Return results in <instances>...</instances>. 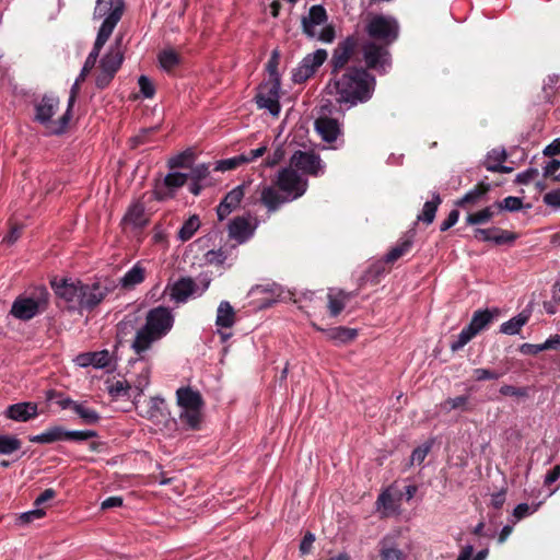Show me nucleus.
Segmentation results:
<instances>
[{
    "mask_svg": "<svg viewBox=\"0 0 560 560\" xmlns=\"http://www.w3.org/2000/svg\"><path fill=\"white\" fill-rule=\"evenodd\" d=\"M329 86L336 91V101L354 106L372 97L375 79L363 66L352 65L341 72L330 73Z\"/></svg>",
    "mask_w": 560,
    "mask_h": 560,
    "instance_id": "obj_1",
    "label": "nucleus"
},
{
    "mask_svg": "<svg viewBox=\"0 0 560 560\" xmlns=\"http://www.w3.org/2000/svg\"><path fill=\"white\" fill-rule=\"evenodd\" d=\"M272 184L265 186L260 194V202L269 213L278 211L287 202L299 199L308 188V180L290 166L281 168Z\"/></svg>",
    "mask_w": 560,
    "mask_h": 560,
    "instance_id": "obj_2",
    "label": "nucleus"
},
{
    "mask_svg": "<svg viewBox=\"0 0 560 560\" xmlns=\"http://www.w3.org/2000/svg\"><path fill=\"white\" fill-rule=\"evenodd\" d=\"M125 11L124 0H96L93 12V20L102 21L94 43L83 66V74L95 66L100 50L108 40L117 23L120 21Z\"/></svg>",
    "mask_w": 560,
    "mask_h": 560,
    "instance_id": "obj_3",
    "label": "nucleus"
},
{
    "mask_svg": "<svg viewBox=\"0 0 560 560\" xmlns=\"http://www.w3.org/2000/svg\"><path fill=\"white\" fill-rule=\"evenodd\" d=\"M327 10L322 4L312 5L307 15L301 19L302 33L307 38L330 44L336 38V28L334 24H328Z\"/></svg>",
    "mask_w": 560,
    "mask_h": 560,
    "instance_id": "obj_4",
    "label": "nucleus"
},
{
    "mask_svg": "<svg viewBox=\"0 0 560 560\" xmlns=\"http://www.w3.org/2000/svg\"><path fill=\"white\" fill-rule=\"evenodd\" d=\"M145 324L142 326V353L151 348L172 329L174 317L170 308L158 306L148 312Z\"/></svg>",
    "mask_w": 560,
    "mask_h": 560,
    "instance_id": "obj_5",
    "label": "nucleus"
},
{
    "mask_svg": "<svg viewBox=\"0 0 560 560\" xmlns=\"http://www.w3.org/2000/svg\"><path fill=\"white\" fill-rule=\"evenodd\" d=\"M361 36L358 32L340 40L329 60L330 73L341 72L352 65H361Z\"/></svg>",
    "mask_w": 560,
    "mask_h": 560,
    "instance_id": "obj_6",
    "label": "nucleus"
},
{
    "mask_svg": "<svg viewBox=\"0 0 560 560\" xmlns=\"http://www.w3.org/2000/svg\"><path fill=\"white\" fill-rule=\"evenodd\" d=\"M177 405L182 408L180 422L191 430H199L201 423V410L205 405L199 390L190 386L179 387L176 390Z\"/></svg>",
    "mask_w": 560,
    "mask_h": 560,
    "instance_id": "obj_7",
    "label": "nucleus"
},
{
    "mask_svg": "<svg viewBox=\"0 0 560 560\" xmlns=\"http://www.w3.org/2000/svg\"><path fill=\"white\" fill-rule=\"evenodd\" d=\"M59 100L45 96L36 107V119L45 126L49 133L58 135L65 131L69 121V108L66 113L54 118L58 112Z\"/></svg>",
    "mask_w": 560,
    "mask_h": 560,
    "instance_id": "obj_8",
    "label": "nucleus"
},
{
    "mask_svg": "<svg viewBox=\"0 0 560 560\" xmlns=\"http://www.w3.org/2000/svg\"><path fill=\"white\" fill-rule=\"evenodd\" d=\"M365 32L371 40L388 46L398 38L399 25L392 16L375 14L366 23Z\"/></svg>",
    "mask_w": 560,
    "mask_h": 560,
    "instance_id": "obj_9",
    "label": "nucleus"
},
{
    "mask_svg": "<svg viewBox=\"0 0 560 560\" xmlns=\"http://www.w3.org/2000/svg\"><path fill=\"white\" fill-rule=\"evenodd\" d=\"M117 347H129L140 354V315L135 312L127 315L117 328Z\"/></svg>",
    "mask_w": 560,
    "mask_h": 560,
    "instance_id": "obj_10",
    "label": "nucleus"
},
{
    "mask_svg": "<svg viewBox=\"0 0 560 560\" xmlns=\"http://www.w3.org/2000/svg\"><path fill=\"white\" fill-rule=\"evenodd\" d=\"M120 44L121 37L116 38L115 44L110 47L109 51L102 58L96 77V84L98 88H105L120 67L122 61Z\"/></svg>",
    "mask_w": 560,
    "mask_h": 560,
    "instance_id": "obj_11",
    "label": "nucleus"
},
{
    "mask_svg": "<svg viewBox=\"0 0 560 560\" xmlns=\"http://www.w3.org/2000/svg\"><path fill=\"white\" fill-rule=\"evenodd\" d=\"M290 167L299 171L305 175L318 177L325 172V164L322 161L319 154L310 151H295L290 158Z\"/></svg>",
    "mask_w": 560,
    "mask_h": 560,
    "instance_id": "obj_12",
    "label": "nucleus"
},
{
    "mask_svg": "<svg viewBox=\"0 0 560 560\" xmlns=\"http://www.w3.org/2000/svg\"><path fill=\"white\" fill-rule=\"evenodd\" d=\"M280 79L268 80L258 86V92L255 96L256 104L259 108H266L272 116H278L280 106Z\"/></svg>",
    "mask_w": 560,
    "mask_h": 560,
    "instance_id": "obj_13",
    "label": "nucleus"
},
{
    "mask_svg": "<svg viewBox=\"0 0 560 560\" xmlns=\"http://www.w3.org/2000/svg\"><path fill=\"white\" fill-rule=\"evenodd\" d=\"M114 288V282L108 279L98 280L93 283H82L80 307L93 308L100 304Z\"/></svg>",
    "mask_w": 560,
    "mask_h": 560,
    "instance_id": "obj_14",
    "label": "nucleus"
},
{
    "mask_svg": "<svg viewBox=\"0 0 560 560\" xmlns=\"http://www.w3.org/2000/svg\"><path fill=\"white\" fill-rule=\"evenodd\" d=\"M361 54L365 61V69L378 70L388 63L389 51L387 46L373 40H363L361 38Z\"/></svg>",
    "mask_w": 560,
    "mask_h": 560,
    "instance_id": "obj_15",
    "label": "nucleus"
},
{
    "mask_svg": "<svg viewBox=\"0 0 560 560\" xmlns=\"http://www.w3.org/2000/svg\"><path fill=\"white\" fill-rule=\"evenodd\" d=\"M81 284V281L68 279L52 282L56 294L67 302L71 308L80 307Z\"/></svg>",
    "mask_w": 560,
    "mask_h": 560,
    "instance_id": "obj_16",
    "label": "nucleus"
},
{
    "mask_svg": "<svg viewBox=\"0 0 560 560\" xmlns=\"http://www.w3.org/2000/svg\"><path fill=\"white\" fill-rule=\"evenodd\" d=\"M168 411L165 405L164 399L160 397H152L149 401L148 410H147V420L152 423V427H149L151 432H156L162 430V428L168 421Z\"/></svg>",
    "mask_w": 560,
    "mask_h": 560,
    "instance_id": "obj_17",
    "label": "nucleus"
},
{
    "mask_svg": "<svg viewBox=\"0 0 560 560\" xmlns=\"http://www.w3.org/2000/svg\"><path fill=\"white\" fill-rule=\"evenodd\" d=\"M247 187L248 186L246 184H241L224 196L217 206V215L220 221L224 220L241 206Z\"/></svg>",
    "mask_w": 560,
    "mask_h": 560,
    "instance_id": "obj_18",
    "label": "nucleus"
},
{
    "mask_svg": "<svg viewBox=\"0 0 560 560\" xmlns=\"http://www.w3.org/2000/svg\"><path fill=\"white\" fill-rule=\"evenodd\" d=\"M42 303L28 296H19L14 300L10 314L20 320H30L40 312Z\"/></svg>",
    "mask_w": 560,
    "mask_h": 560,
    "instance_id": "obj_19",
    "label": "nucleus"
},
{
    "mask_svg": "<svg viewBox=\"0 0 560 560\" xmlns=\"http://www.w3.org/2000/svg\"><path fill=\"white\" fill-rule=\"evenodd\" d=\"M255 230L256 225H252L249 220L242 215L235 217L228 224L229 237L237 244H243L253 237Z\"/></svg>",
    "mask_w": 560,
    "mask_h": 560,
    "instance_id": "obj_20",
    "label": "nucleus"
},
{
    "mask_svg": "<svg viewBox=\"0 0 560 560\" xmlns=\"http://www.w3.org/2000/svg\"><path fill=\"white\" fill-rule=\"evenodd\" d=\"M74 362L80 368L93 366L105 369L113 364L114 355L108 350L84 352L75 357Z\"/></svg>",
    "mask_w": 560,
    "mask_h": 560,
    "instance_id": "obj_21",
    "label": "nucleus"
},
{
    "mask_svg": "<svg viewBox=\"0 0 560 560\" xmlns=\"http://www.w3.org/2000/svg\"><path fill=\"white\" fill-rule=\"evenodd\" d=\"M398 534H388L378 542V560H405L406 555L399 549Z\"/></svg>",
    "mask_w": 560,
    "mask_h": 560,
    "instance_id": "obj_22",
    "label": "nucleus"
},
{
    "mask_svg": "<svg viewBox=\"0 0 560 560\" xmlns=\"http://www.w3.org/2000/svg\"><path fill=\"white\" fill-rule=\"evenodd\" d=\"M314 126L315 130L325 142H334L341 135V128L338 120L328 116L318 117L315 120Z\"/></svg>",
    "mask_w": 560,
    "mask_h": 560,
    "instance_id": "obj_23",
    "label": "nucleus"
},
{
    "mask_svg": "<svg viewBox=\"0 0 560 560\" xmlns=\"http://www.w3.org/2000/svg\"><path fill=\"white\" fill-rule=\"evenodd\" d=\"M490 190V184L480 182L472 189L467 191L460 199H457L455 201V206L462 209H470L480 203Z\"/></svg>",
    "mask_w": 560,
    "mask_h": 560,
    "instance_id": "obj_24",
    "label": "nucleus"
},
{
    "mask_svg": "<svg viewBox=\"0 0 560 560\" xmlns=\"http://www.w3.org/2000/svg\"><path fill=\"white\" fill-rule=\"evenodd\" d=\"M38 415L34 402H19L8 407L5 416L14 421L26 422Z\"/></svg>",
    "mask_w": 560,
    "mask_h": 560,
    "instance_id": "obj_25",
    "label": "nucleus"
},
{
    "mask_svg": "<svg viewBox=\"0 0 560 560\" xmlns=\"http://www.w3.org/2000/svg\"><path fill=\"white\" fill-rule=\"evenodd\" d=\"M197 289L196 282L189 277L178 279L172 287L171 296L176 302H186Z\"/></svg>",
    "mask_w": 560,
    "mask_h": 560,
    "instance_id": "obj_26",
    "label": "nucleus"
},
{
    "mask_svg": "<svg viewBox=\"0 0 560 560\" xmlns=\"http://www.w3.org/2000/svg\"><path fill=\"white\" fill-rule=\"evenodd\" d=\"M67 430L63 427L55 425L46 429L37 435L30 436V442L39 444H50L55 442L66 441Z\"/></svg>",
    "mask_w": 560,
    "mask_h": 560,
    "instance_id": "obj_27",
    "label": "nucleus"
},
{
    "mask_svg": "<svg viewBox=\"0 0 560 560\" xmlns=\"http://www.w3.org/2000/svg\"><path fill=\"white\" fill-rule=\"evenodd\" d=\"M385 260H378L372 264L368 270L359 278V287L362 288L370 283L375 285L380 282L381 277L387 272Z\"/></svg>",
    "mask_w": 560,
    "mask_h": 560,
    "instance_id": "obj_28",
    "label": "nucleus"
},
{
    "mask_svg": "<svg viewBox=\"0 0 560 560\" xmlns=\"http://www.w3.org/2000/svg\"><path fill=\"white\" fill-rule=\"evenodd\" d=\"M442 203L440 194L433 192L432 199L425 201L422 211L418 214L417 221L427 225L433 223L439 206Z\"/></svg>",
    "mask_w": 560,
    "mask_h": 560,
    "instance_id": "obj_29",
    "label": "nucleus"
},
{
    "mask_svg": "<svg viewBox=\"0 0 560 560\" xmlns=\"http://www.w3.org/2000/svg\"><path fill=\"white\" fill-rule=\"evenodd\" d=\"M312 325L315 329L324 331V329L317 326L316 324L313 323ZM325 332L327 334L330 340H334L339 343H348L357 337V331L354 329L342 326L325 330Z\"/></svg>",
    "mask_w": 560,
    "mask_h": 560,
    "instance_id": "obj_30",
    "label": "nucleus"
},
{
    "mask_svg": "<svg viewBox=\"0 0 560 560\" xmlns=\"http://www.w3.org/2000/svg\"><path fill=\"white\" fill-rule=\"evenodd\" d=\"M150 113L153 116V118H156V119L153 120L150 124H147V119L149 117V114H148V112H144L142 109V131H141L142 144L147 141L148 137L152 132L156 131L160 128V126L163 122V113H162V110H159L156 107H154V108H152L150 110Z\"/></svg>",
    "mask_w": 560,
    "mask_h": 560,
    "instance_id": "obj_31",
    "label": "nucleus"
},
{
    "mask_svg": "<svg viewBox=\"0 0 560 560\" xmlns=\"http://www.w3.org/2000/svg\"><path fill=\"white\" fill-rule=\"evenodd\" d=\"M158 59L162 69L168 73L183 62V57L173 48L161 50Z\"/></svg>",
    "mask_w": 560,
    "mask_h": 560,
    "instance_id": "obj_32",
    "label": "nucleus"
},
{
    "mask_svg": "<svg viewBox=\"0 0 560 560\" xmlns=\"http://www.w3.org/2000/svg\"><path fill=\"white\" fill-rule=\"evenodd\" d=\"M235 322V312L228 301H222L217 311L215 324L219 327L231 328Z\"/></svg>",
    "mask_w": 560,
    "mask_h": 560,
    "instance_id": "obj_33",
    "label": "nucleus"
},
{
    "mask_svg": "<svg viewBox=\"0 0 560 560\" xmlns=\"http://www.w3.org/2000/svg\"><path fill=\"white\" fill-rule=\"evenodd\" d=\"M413 241L412 235L402 240L399 244L394 246L384 257V260L387 265H393L404 255L410 252L412 247Z\"/></svg>",
    "mask_w": 560,
    "mask_h": 560,
    "instance_id": "obj_34",
    "label": "nucleus"
},
{
    "mask_svg": "<svg viewBox=\"0 0 560 560\" xmlns=\"http://www.w3.org/2000/svg\"><path fill=\"white\" fill-rule=\"evenodd\" d=\"M495 206L494 203L491 206H488L477 212L468 213L466 217V224L467 225H480L486 224L492 220V218L495 214Z\"/></svg>",
    "mask_w": 560,
    "mask_h": 560,
    "instance_id": "obj_35",
    "label": "nucleus"
},
{
    "mask_svg": "<svg viewBox=\"0 0 560 560\" xmlns=\"http://www.w3.org/2000/svg\"><path fill=\"white\" fill-rule=\"evenodd\" d=\"M493 319V315L489 310L476 311L470 319L468 327L477 335L485 329Z\"/></svg>",
    "mask_w": 560,
    "mask_h": 560,
    "instance_id": "obj_36",
    "label": "nucleus"
},
{
    "mask_svg": "<svg viewBox=\"0 0 560 560\" xmlns=\"http://www.w3.org/2000/svg\"><path fill=\"white\" fill-rule=\"evenodd\" d=\"M200 219L197 214L190 215L177 232L178 238L184 243L189 241L200 228Z\"/></svg>",
    "mask_w": 560,
    "mask_h": 560,
    "instance_id": "obj_37",
    "label": "nucleus"
},
{
    "mask_svg": "<svg viewBox=\"0 0 560 560\" xmlns=\"http://www.w3.org/2000/svg\"><path fill=\"white\" fill-rule=\"evenodd\" d=\"M529 316L521 313L510 320L503 323L500 327V331L505 335H516L521 331L522 327L528 322Z\"/></svg>",
    "mask_w": 560,
    "mask_h": 560,
    "instance_id": "obj_38",
    "label": "nucleus"
},
{
    "mask_svg": "<svg viewBox=\"0 0 560 560\" xmlns=\"http://www.w3.org/2000/svg\"><path fill=\"white\" fill-rule=\"evenodd\" d=\"M121 223L125 230H138V228L140 226V207L137 203L132 205L129 208Z\"/></svg>",
    "mask_w": 560,
    "mask_h": 560,
    "instance_id": "obj_39",
    "label": "nucleus"
},
{
    "mask_svg": "<svg viewBox=\"0 0 560 560\" xmlns=\"http://www.w3.org/2000/svg\"><path fill=\"white\" fill-rule=\"evenodd\" d=\"M233 249H235V245L231 246L230 248L220 247L217 250L211 249L207 252L206 259L211 265L221 266L226 261Z\"/></svg>",
    "mask_w": 560,
    "mask_h": 560,
    "instance_id": "obj_40",
    "label": "nucleus"
},
{
    "mask_svg": "<svg viewBox=\"0 0 560 560\" xmlns=\"http://www.w3.org/2000/svg\"><path fill=\"white\" fill-rule=\"evenodd\" d=\"M327 59V51L325 49H317L313 54H308L302 60L303 63L308 65L307 69L312 70L315 74L317 69L325 62Z\"/></svg>",
    "mask_w": 560,
    "mask_h": 560,
    "instance_id": "obj_41",
    "label": "nucleus"
},
{
    "mask_svg": "<svg viewBox=\"0 0 560 560\" xmlns=\"http://www.w3.org/2000/svg\"><path fill=\"white\" fill-rule=\"evenodd\" d=\"M494 206L497 211L505 210L510 212H515L523 208V200L518 197L509 196L501 201H495Z\"/></svg>",
    "mask_w": 560,
    "mask_h": 560,
    "instance_id": "obj_42",
    "label": "nucleus"
},
{
    "mask_svg": "<svg viewBox=\"0 0 560 560\" xmlns=\"http://www.w3.org/2000/svg\"><path fill=\"white\" fill-rule=\"evenodd\" d=\"M73 411L88 424L96 423L100 419L97 412L84 404L73 405Z\"/></svg>",
    "mask_w": 560,
    "mask_h": 560,
    "instance_id": "obj_43",
    "label": "nucleus"
},
{
    "mask_svg": "<svg viewBox=\"0 0 560 560\" xmlns=\"http://www.w3.org/2000/svg\"><path fill=\"white\" fill-rule=\"evenodd\" d=\"M518 235L514 232L494 228L492 242L495 245L513 244L517 240Z\"/></svg>",
    "mask_w": 560,
    "mask_h": 560,
    "instance_id": "obj_44",
    "label": "nucleus"
},
{
    "mask_svg": "<svg viewBox=\"0 0 560 560\" xmlns=\"http://www.w3.org/2000/svg\"><path fill=\"white\" fill-rule=\"evenodd\" d=\"M244 160H245V154H241V155L230 158V159L220 160L215 163V166L213 170L218 171V172L235 170L238 166H241L242 164H245Z\"/></svg>",
    "mask_w": 560,
    "mask_h": 560,
    "instance_id": "obj_45",
    "label": "nucleus"
},
{
    "mask_svg": "<svg viewBox=\"0 0 560 560\" xmlns=\"http://www.w3.org/2000/svg\"><path fill=\"white\" fill-rule=\"evenodd\" d=\"M476 335L470 330L468 326L457 335L456 339L450 345L453 352H457L463 349Z\"/></svg>",
    "mask_w": 560,
    "mask_h": 560,
    "instance_id": "obj_46",
    "label": "nucleus"
},
{
    "mask_svg": "<svg viewBox=\"0 0 560 560\" xmlns=\"http://www.w3.org/2000/svg\"><path fill=\"white\" fill-rule=\"evenodd\" d=\"M327 300V308L329 315L331 317H337L345 310L346 304L342 302V300L338 296L336 292H332V290L328 292Z\"/></svg>",
    "mask_w": 560,
    "mask_h": 560,
    "instance_id": "obj_47",
    "label": "nucleus"
},
{
    "mask_svg": "<svg viewBox=\"0 0 560 560\" xmlns=\"http://www.w3.org/2000/svg\"><path fill=\"white\" fill-rule=\"evenodd\" d=\"M21 442L15 436L0 435V454L9 455L20 450Z\"/></svg>",
    "mask_w": 560,
    "mask_h": 560,
    "instance_id": "obj_48",
    "label": "nucleus"
},
{
    "mask_svg": "<svg viewBox=\"0 0 560 560\" xmlns=\"http://www.w3.org/2000/svg\"><path fill=\"white\" fill-rule=\"evenodd\" d=\"M120 282L126 289L133 288L136 284L140 283V264H135V266L121 278Z\"/></svg>",
    "mask_w": 560,
    "mask_h": 560,
    "instance_id": "obj_49",
    "label": "nucleus"
},
{
    "mask_svg": "<svg viewBox=\"0 0 560 560\" xmlns=\"http://www.w3.org/2000/svg\"><path fill=\"white\" fill-rule=\"evenodd\" d=\"M506 372L505 371H498V370H489V369H475L474 370V376L475 380L478 382L487 381V380H498L502 377Z\"/></svg>",
    "mask_w": 560,
    "mask_h": 560,
    "instance_id": "obj_50",
    "label": "nucleus"
},
{
    "mask_svg": "<svg viewBox=\"0 0 560 560\" xmlns=\"http://www.w3.org/2000/svg\"><path fill=\"white\" fill-rule=\"evenodd\" d=\"M187 179V174L170 173L165 176L164 184L167 188H179L186 184Z\"/></svg>",
    "mask_w": 560,
    "mask_h": 560,
    "instance_id": "obj_51",
    "label": "nucleus"
},
{
    "mask_svg": "<svg viewBox=\"0 0 560 560\" xmlns=\"http://www.w3.org/2000/svg\"><path fill=\"white\" fill-rule=\"evenodd\" d=\"M308 65H305L301 61L298 68H295L292 72V80L294 83H304L310 78L314 75L312 70L307 69Z\"/></svg>",
    "mask_w": 560,
    "mask_h": 560,
    "instance_id": "obj_52",
    "label": "nucleus"
},
{
    "mask_svg": "<svg viewBox=\"0 0 560 560\" xmlns=\"http://www.w3.org/2000/svg\"><path fill=\"white\" fill-rule=\"evenodd\" d=\"M469 397L466 395L457 396L455 398H447L443 404L442 407L447 410L453 409H463L467 410V404H468Z\"/></svg>",
    "mask_w": 560,
    "mask_h": 560,
    "instance_id": "obj_53",
    "label": "nucleus"
},
{
    "mask_svg": "<svg viewBox=\"0 0 560 560\" xmlns=\"http://www.w3.org/2000/svg\"><path fill=\"white\" fill-rule=\"evenodd\" d=\"M209 174L210 165L202 163L191 168L190 173L188 174V178L195 182H202L209 176Z\"/></svg>",
    "mask_w": 560,
    "mask_h": 560,
    "instance_id": "obj_54",
    "label": "nucleus"
},
{
    "mask_svg": "<svg viewBox=\"0 0 560 560\" xmlns=\"http://www.w3.org/2000/svg\"><path fill=\"white\" fill-rule=\"evenodd\" d=\"M278 66H279V52H278V50H273L267 65H266V69L270 77L269 80L280 79L279 73H278Z\"/></svg>",
    "mask_w": 560,
    "mask_h": 560,
    "instance_id": "obj_55",
    "label": "nucleus"
},
{
    "mask_svg": "<svg viewBox=\"0 0 560 560\" xmlns=\"http://www.w3.org/2000/svg\"><path fill=\"white\" fill-rule=\"evenodd\" d=\"M430 450H431L430 444H423L421 446L416 447L411 453V457H410L411 464H415V463H417L418 465L422 464L423 460L425 459L427 455L429 454Z\"/></svg>",
    "mask_w": 560,
    "mask_h": 560,
    "instance_id": "obj_56",
    "label": "nucleus"
},
{
    "mask_svg": "<svg viewBox=\"0 0 560 560\" xmlns=\"http://www.w3.org/2000/svg\"><path fill=\"white\" fill-rule=\"evenodd\" d=\"M539 175V172L537 168H528L522 173H518L515 178L516 184L521 185H528L530 182H533L537 176Z\"/></svg>",
    "mask_w": 560,
    "mask_h": 560,
    "instance_id": "obj_57",
    "label": "nucleus"
},
{
    "mask_svg": "<svg viewBox=\"0 0 560 560\" xmlns=\"http://www.w3.org/2000/svg\"><path fill=\"white\" fill-rule=\"evenodd\" d=\"M96 436L95 431L86 430V431H68L67 430V439L66 441H85L91 438Z\"/></svg>",
    "mask_w": 560,
    "mask_h": 560,
    "instance_id": "obj_58",
    "label": "nucleus"
},
{
    "mask_svg": "<svg viewBox=\"0 0 560 560\" xmlns=\"http://www.w3.org/2000/svg\"><path fill=\"white\" fill-rule=\"evenodd\" d=\"M500 393L503 396L525 397V396H527V388L526 387H515L513 385H503L500 388Z\"/></svg>",
    "mask_w": 560,
    "mask_h": 560,
    "instance_id": "obj_59",
    "label": "nucleus"
},
{
    "mask_svg": "<svg viewBox=\"0 0 560 560\" xmlns=\"http://www.w3.org/2000/svg\"><path fill=\"white\" fill-rule=\"evenodd\" d=\"M506 159L508 154L504 149H492L488 153L486 161H489L492 164H502Z\"/></svg>",
    "mask_w": 560,
    "mask_h": 560,
    "instance_id": "obj_60",
    "label": "nucleus"
},
{
    "mask_svg": "<svg viewBox=\"0 0 560 560\" xmlns=\"http://www.w3.org/2000/svg\"><path fill=\"white\" fill-rule=\"evenodd\" d=\"M559 170H560V161L552 159L544 167V177L551 178L552 180H555V177L558 175Z\"/></svg>",
    "mask_w": 560,
    "mask_h": 560,
    "instance_id": "obj_61",
    "label": "nucleus"
},
{
    "mask_svg": "<svg viewBox=\"0 0 560 560\" xmlns=\"http://www.w3.org/2000/svg\"><path fill=\"white\" fill-rule=\"evenodd\" d=\"M542 200L549 207L560 208V188L545 194Z\"/></svg>",
    "mask_w": 560,
    "mask_h": 560,
    "instance_id": "obj_62",
    "label": "nucleus"
},
{
    "mask_svg": "<svg viewBox=\"0 0 560 560\" xmlns=\"http://www.w3.org/2000/svg\"><path fill=\"white\" fill-rule=\"evenodd\" d=\"M537 508H538V505H536L532 510L527 503H520L518 505L515 506V509L513 511V516L517 521H520V520L526 517L527 515H529L530 513L535 512L537 510Z\"/></svg>",
    "mask_w": 560,
    "mask_h": 560,
    "instance_id": "obj_63",
    "label": "nucleus"
},
{
    "mask_svg": "<svg viewBox=\"0 0 560 560\" xmlns=\"http://www.w3.org/2000/svg\"><path fill=\"white\" fill-rule=\"evenodd\" d=\"M459 218V211L457 209L452 210L447 218L441 223L440 230L441 232H445L450 230L452 226H454Z\"/></svg>",
    "mask_w": 560,
    "mask_h": 560,
    "instance_id": "obj_64",
    "label": "nucleus"
}]
</instances>
